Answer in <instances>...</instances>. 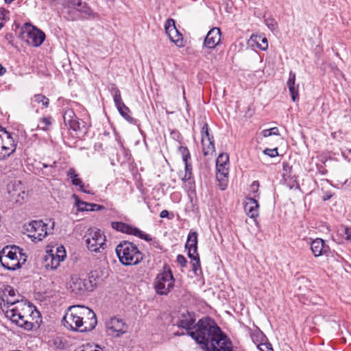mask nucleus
I'll use <instances>...</instances> for the list:
<instances>
[{"mask_svg": "<svg viewBox=\"0 0 351 351\" xmlns=\"http://www.w3.org/2000/svg\"><path fill=\"white\" fill-rule=\"evenodd\" d=\"M21 295L16 294L10 286H6L1 295L0 307L5 317L12 323L27 330H31L34 323L38 324L40 313L35 307L20 300Z\"/></svg>", "mask_w": 351, "mask_h": 351, "instance_id": "1", "label": "nucleus"}, {"mask_svg": "<svg viewBox=\"0 0 351 351\" xmlns=\"http://www.w3.org/2000/svg\"><path fill=\"white\" fill-rule=\"evenodd\" d=\"M62 324L68 329L84 332L93 330L97 320L91 309L85 306L75 305L69 307L62 319Z\"/></svg>", "mask_w": 351, "mask_h": 351, "instance_id": "2", "label": "nucleus"}, {"mask_svg": "<svg viewBox=\"0 0 351 351\" xmlns=\"http://www.w3.org/2000/svg\"><path fill=\"white\" fill-rule=\"evenodd\" d=\"M194 328L195 330L187 332V335L201 345L203 349L207 348L213 339L222 332L215 322L208 317L199 319Z\"/></svg>", "mask_w": 351, "mask_h": 351, "instance_id": "3", "label": "nucleus"}, {"mask_svg": "<svg viewBox=\"0 0 351 351\" xmlns=\"http://www.w3.org/2000/svg\"><path fill=\"white\" fill-rule=\"evenodd\" d=\"M116 253L120 262L124 265H136L143 259L142 252L132 242L123 241L116 247Z\"/></svg>", "mask_w": 351, "mask_h": 351, "instance_id": "4", "label": "nucleus"}, {"mask_svg": "<svg viewBox=\"0 0 351 351\" xmlns=\"http://www.w3.org/2000/svg\"><path fill=\"white\" fill-rule=\"evenodd\" d=\"M19 255H21V250L15 245L6 246L0 252V262L8 270H16L21 265Z\"/></svg>", "mask_w": 351, "mask_h": 351, "instance_id": "5", "label": "nucleus"}, {"mask_svg": "<svg viewBox=\"0 0 351 351\" xmlns=\"http://www.w3.org/2000/svg\"><path fill=\"white\" fill-rule=\"evenodd\" d=\"M64 12L69 14V20L80 18V14L90 15L91 10L85 0H64Z\"/></svg>", "mask_w": 351, "mask_h": 351, "instance_id": "6", "label": "nucleus"}, {"mask_svg": "<svg viewBox=\"0 0 351 351\" xmlns=\"http://www.w3.org/2000/svg\"><path fill=\"white\" fill-rule=\"evenodd\" d=\"M87 247L91 252H99L106 247V239L104 232L96 228L88 229L85 234Z\"/></svg>", "mask_w": 351, "mask_h": 351, "instance_id": "7", "label": "nucleus"}, {"mask_svg": "<svg viewBox=\"0 0 351 351\" xmlns=\"http://www.w3.org/2000/svg\"><path fill=\"white\" fill-rule=\"evenodd\" d=\"M0 160L13 154L16 149V143L13 138V134L8 132L0 126Z\"/></svg>", "mask_w": 351, "mask_h": 351, "instance_id": "8", "label": "nucleus"}, {"mask_svg": "<svg viewBox=\"0 0 351 351\" xmlns=\"http://www.w3.org/2000/svg\"><path fill=\"white\" fill-rule=\"evenodd\" d=\"M174 281L171 271H164L158 274L155 279L156 291L160 295H167L174 287Z\"/></svg>", "mask_w": 351, "mask_h": 351, "instance_id": "9", "label": "nucleus"}, {"mask_svg": "<svg viewBox=\"0 0 351 351\" xmlns=\"http://www.w3.org/2000/svg\"><path fill=\"white\" fill-rule=\"evenodd\" d=\"M69 289L75 295L83 296L87 292L93 291V285L91 280L74 275L71 278Z\"/></svg>", "mask_w": 351, "mask_h": 351, "instance_id": "10", "label": "nucleus"}, {"mask_svg": "<svg viewBox=\"0 0 351 351\" xmlns=\"http://www.w3.org/2000/svg\"><path fill=\"white\" fill-rule=\"evenodd\" d=\"M106 331L109 335L119 337L127 332L128 324L120 317H110L106 322Z\"/></svg>", "mask_w": 351, "mask_h": 351, "instance_id": "11", "label": "nucleus"}, {"mask_svg": "<svg viewBox=\"0 0 351 351\" xmlns=\"http://www.w3.org/2000/svg\"><path fill=\"white\" fill-rule=\"evenodd\" d=\"M25 230L32 240L42 241L48 234L47 224L42 221H33L25 225Z\"/></svg>", "mask_w": 351, "mask_h": 351, "instance_id": "12", "label": "nucleus"}, {"mask_svg": "<svg viewBox=\"0 0 351 351\" xmlns=\"http://www.w3.org/2000/svg\"><path fill=\"white\" fill-rule=\"evenodd\" d=\"M204 351H233L232 343L228 337L221 332L213 339Z\"/></svg>", "mask_w": 351, "mask_h": 351, "instance_id": "13", "label": "nucleus"}, {"mask_svg": "<svg viewBox=\"0 0 351 351\" xmlns=\"http://www.w3.org/2000/svg\"><path fill=\"white\" fill-rule=\"evenodd\" d=\"M111 226L112 228L123 233H126L138 237L141 239H144L147 241H152V238L149 234H145V232H142L137 228L130 226L129 224H127L125 223L114 221L112 222Z\"/></svg>", "mask_w": 351, "mask_h": 351, "instance_id": "14", "label": "nucleus"}, {"mask_svg": "<svg viewBox=\"0 0 351 351\" xmlns=\"http://www.w3.org/2000/svg\"><path fill=\"white\" fill-rule=\"evenodd\" d=\"M202 146L204 156H213L215 152V147L214 144V138L210 134L208 131V125L204 123L202 128Z\"/></svg>", "mask_w": 351, "mask_h": 351, "instance_id": "15", "label": "nucleus"}, {"mask_svg": "<svg viewBox=\"0 0 351 351\" xmlns=\"http://www.w3.org/2000/svg\"><path fill=\"white\" fill-rule=\"evenodd\" d=\"M165 29L166 34L172 43L179 47L184 46L182 35L177 29L173 19H169L167 20L165 23Z\"/></svg>", "mask_w": 351, "mask_h": 351, "instance_id": "16", "label": "nucleus"}, {"mask_svg": "<svg viewBox=\"0 0 351 351\" xmlns=\"http://www.w3.org/2000/svg\"><path fill=\"white\" fill-rule=\"evenodd\" d=\"M29 27L31 29L26 33V42L33 47L40 46L45 39V33L33 26L29 25Z\"/></svg>", "mask_w": 351, "mask_h": 351, "instance_id": "17", "label": "nucleus"}, {"mask_svg": "<svg viewBox=\"0 0 351 351\" xmlns=\"http://www.w3.org/2000/svg\"><path fill=\"white\" fill-rule=\"evenodd\" d=\"M7 189L10 197L16 202L23 200L26 196L21 182L19 180L10 182L7 186Z\"/></svg>", "mask_w": 351, "mask_h": 351, "instance_id": "18", "label": "nucleus"}, {"mask_svg": "<svg viewBox=\"0 0 351 351\" xmlns=\"http://www.w3.org/2000/svg\"><path fill=\"white\" fill-rule=\"evenodd\" d=\"M229 156L226 153H221L216 160V169L217 171V178L223 179L228 174Z\"/></svg>", "mask_w": 351, "mask_h": 351, "instance_id": "19", "label": "nucleus"}, {"mask_svg": "<svg viewBox=\"0 0 351 351\" xmlns=\"http://www.w3.org/2000/svg\"><path fill=\"white\" fill-rule=\"evenodd\" d=\"M221 41V31L218 27L211 29L207 34L204 45L208 49H214Z\"/></svg>", "mask_w": 351, "mask_h": 351, "instance_id": "20", "label": "nucleus"}, {"mask_svg": "<svg viewBox=\"0 0 351 351\" xmlns=\"http://www.w3.org/2000/svg\"><path fill=\"white\" fill-rule=\"evenodd\" d=\"M180 152L182 156V160L184 162L185 174L182 178L183 181L189 180L192 177V165L189 162V159L191 158L189 150L186 147H180Z\"/></svg>", "mask_w": 351, "mask_h": 351, "instance_id": "21", "label": "nucleus"}, {"mask_svg": "<svg viewBox=\"0 0 351 351\" xmlns=\"http://www.w3.org/2000/svg\"><path fill=\"white\" fill-rule=\"evenodd\" d=\"M254 197H247L244 205V209L250 218H255L258 215L259 204Z\"/></svg>", "mask_w": 351, "mask_h": 351, "instance_id": "22", "label": "nucleus"}, {"mask_svg": "<svg viewBox=\"0 0 351 351\" xmlns=\"http://www.w3.org/2000/svg\"><path fill=\"white\" fill-rule=\"evenodd\" d=\"M311 249L315 256H319L328 250V247L325 244L322 239H316L311 243Z\"/></svg>", "mask_w": 351, "mask_h": 351, "instance_id": "23", "label": "nucleus"}, {"mask_svg": "<svg viewBox=\"0 0 351 351\" xmlns=\"http://www.w3.org/2000/svg\"><path fill=\"white\" fill-rule=\"evenodd\" d=\"M62 262L59 258H57L53 255L52 250L50 252H47L44 258V266L47 269H56L60 265Z\"/></svg>", "mask_w": 351, "mask_h": 351, "instance_id": "24", "label": "nucleus"}, {"mask_svg": "<svg viewBox=\"0 0 351 351\" xmlns=\"http://www.w3.org/2000/svg\"><path fill=\"white\" fill-rule=\"evenodd\" d=\"M287 86L293 101H295L298 99V85H295V73L293 71L289 72Z\"/></svg>", "mask_w": 351, "mask_h": 351, "instance_id": "25", "label": "nucleus"}, {"mask_svg": "<svg viewBox=\"0 0 351 351\" xmlns=\"http://www.w3.org/2000/svg\"><path fill=\"white\" fill-rule=\"evenodd\" d=\"M67 176L71 179L72 184L76 186H79V189L82 192L85 193H88V194L90 193V192L89 191H87L84 188V184L83 182L82 181V180L80 178H78V174L76 173L74 169H73V168L69 169V171H67Z\"/></svg>", "mask_w": 351, "mask_h": 351, "instance_id": "26", "label": "nucleus"}, {"mask_svg": "<svg viewBox=\"0 0 351 351\" xmlns=\"http://www.w3.org/2000/svg\"><path fill=\"white\" fill-rule=\"evenodd\" d=\"M195 323V319L189 314H183V318L179 319L177 326L180 328H185L189 331L192 329Z\"/></svg>", "mask_w": 351, "mask_h": 351, "instance_id": "27", "label": "nucleus"}, {"mask_svg": "<svg viewBox=\"0 0 351 351\" xmlns=\"http://www.w3.org/2000/svg\"><path fill=\"white\" fill-rule=\"evenodd\" d=\"M197 233L196 232H190L187 237V241L185 247L187 250H193V253L197 252Z\"/></svg>", "mask_w": 351, "mask_h": 351, "instance_id": "28", "label": "nucleus"}, {"mask_svg": "<svg viewBox=\"0 0 351 351\" xmlns=\"http://www.w3.org/2000/svg\"><path fill=\"white\" fill-rule=\"evenodd\" d=\"M252 41L256 42L257 47L261 50H266L268 48L267 39L261 36H252L251 37Z\"/></svg>", "mask_w": 351, "mask_h": 351, "instance_id": "29", "label": "nucleus"}, {"mask_svg": "<svg viewBox=\"0 0 351 351\" xmlns=\"http://www.w3.org/2000/svg\"><path fill=\"white\" fill-rule=\"evenodd\" d=\"M120 114L129 123H133L134 122V119L129 114L130 112V110L128 106L125 105V108H122V106L117 107Z\"/></svg>", "mask_w": 351, "mask_h": 351, "instance_id": "30", "label": "nucleus"}, {"mask_svg": "<svg viewBox=\"0 0 351 351\" xmlns=\"http://www.w3.org/2000/svg\"><path fill=\"white\" fill-rule=\"evenodd\" d=\"M51 117H45L40 119L39 123L38 124V128L47 131L49 130L50 126L51 125Z\"/></svg>", "mask_w": 351, "mask_h": 351, "instance_id": "31", "label": "nucleus"}, {"mask_svg": "<svg viewBox=\"0 0 351 351\" xmlns=\"http://www.w3.org/2000/svg\"><path fill=\"white\" fill-rule=\"evenodd\" d=\"M112 95L116 107L122 106V108H125V104L121 99V92L118 88H114L112 90Z\"/></svg>", "mask_w": 351, "mask_h": 351, "instance_id": "32", "label": "nucleus"}, {"mask_svg": "<svg viewBox=\"0 0 351 351\" xmlns=\"http://www.w3.org/2000/svg\"><path fill=\"white\" fill-rule=\"evenodd\" d=\"M66 125L74 131H80L83 128H84V123L80 122L78 119L76 117L75 119L72 120L71 123H68Z\"/></svg>", "mask_w": 351, "mask_h": 351, "instance_id": "33", "label": "nucleus"}, {"mask_svg": "<svg viewBox=\"0 0 351 351\" xmlns=\"http://www.w3.org/2000/svg\"><path fill=\"white\" fill-rule=\"evenodd\" d=\"M76 117H77L72 109L67 108L64 110L63 119L65 125H67L68 123H71V121Z\"/></svg>", "mask_w": 351, "mask_h": 351, "instance_id": "34", "label": "nucleus"}, {"mask_svg": "<svg viewBox=\"0 0 351 351\" xmlns=\"http://www.w3.org/2000/svg\"><path fill=\"white\" fill-rule=\"evenodd\" d=\"M34 99L37 103H41L43 106L47 108L49 104V100L45 95L42 94H37L34 96Z\"/></svg>", "mask_w": 351, "mask_h": 351, "instance_id": "35", "label": "nucleus"}, {"mask_svg": "<svg viewBox=\"0 0 351 351\" xmlns=\"http://www.w3.org/2000/svg\"><path fill=\"white\" fill-rule=\"evenodd\" d=\"M339 234L345 235L346 240L351 239V226L350 227H342L341 229L338 230Z\"/></svg>", "mask_w": 351, "mask_h": 351, "instance_id": "36", "label": "nucleus"}, {"mask_svg": "<svg viewBox=\"0 0 351 351\" xmlns=\"http://www.w3.org/2000/svg\"><path fill=\"white\" fill-rule=\"evenodd\" d=\"M53 255L56 256L57 258H59V259L61 261H63L64 260V258L66 257V252L64 247H58L56 248V253H53Z\"/></svg>", "mask_w": 351, "mask_h": 351, "instance_id": "37", "label": "nucleus"}, {"mask_svg": "<svg viewBox=\"0 0 351 351\" xmlns=\"http://www.w3.org/2000/svg\"><path fill=\"white\" fill-rule=\"evenodd\" d=\"M262 134L264 137H268L271 135H279V130L277 128L274 127L263 130Z\"/></svg>", "mask_w": 351, "mask_h": 351, "instance_id": "38", "label": "nucleus"}, {"mask_svg": "<svg viewBox=\"0 0 351 351\" xmlns=\"http://www.w3.org/2000/svg\"><path fill=\"white\" fill-rule=\"evenodd\" d=\"M265 23L271 30H274L277 27V22L273 18H267L265 19Z\"/></svg>", "mask_w": 351, "mask_h": 351, "instance_id": "39", "label": "nucleus"}, {"mask_svg": "<svg viewBox=\"0 0 351 351\" xmlns=\"http://www.w3.org/2000/svg\"><path fill=\"white\" fill-rule=\"evenodd\" d=\"M73 197L75 199V205L79 210L84 211V208L86 205V202L82 201L76 195H73Z\"/></svg>", "mask_w": 351, "mask_h": 351, "instance_id": "40", "label": "nucleus"}, {"mask_svg": "<svg viewBox=\"0 0 351 351\" xmlns=\"http://www.w3.org/2000/svg\"><path fill=\"white\" fill-rule=\"evenodd\" d=\"M263 153L265 155H267L271 158L276 157L278 155V149L274 148V149H269L267 148L263 151Z\"/></svg>", "mask_w": 351, "mask_h": 351, "instance_id": "41", "label": "nucleus"}, {"mask_svg": "<svg viewBox=\"0 0 351 351\" xmlns=\"http://www.w3.org/2000/svg\"><path fill=\"white\" fill-rule=\"evenodd\" d=\"M8 13V11L4 8H0V29L4 25V21L5 20V14Z\"/></svg>", "mask_w": 351, "mask_h": 351, "instance_id": "42", "label": "nucleus"}, {"mask_svg": "<svg viewBox=\"0 0 351 351\" xmlns=\"http://www.w3.org/2000/svg\"><path fill=\"white\" fill-rule=\"evenodd\" d=\"M191 265H192V269L193 271V272L197 274V271L199 269H200L201 268V266H200V260H197V261H192L191 262Z\"/></svg>", "mask_w": 351, "mask_h": 351, "instance_id": "43", "label": "nucleus"}, {"mask_svg": "<svg viewBox=\"0 0 351 351\" xmlns=\"http://www.w3.org/2000/svg\"><path fill=\"white\" fill-rule=\"evenodd\" d=\"M188 251V256L189 258L191 259V262L194 261L199 260V254L197 252L193 253V250L191 251L190 250Z\"/></svg>", "mask_w": 351, "mask_h": 351, "instance_id": "44", "label": "nucleus"}, {"mask_svg": "<svg viewBox=\"0 0 351 351\" xmlns=\"http://www.w3.org/2000/svg\"><path fill=\"white\" fill-rule=\"evenodd\" d=\"M177 262L182 266V267H184L187 263V261L186 259V258L181 255V254H179L177 256Z\"/></svg>", "mask_w": 351, "mask_h": 351, "instance_id": "45", "label": "nucleus"}, {"mask_svg": "<svg viewBox=\"0 0 351 351\" xmlns=\"http://www.w3.org/2000/svg\"><path fill=\"white\" fill-rule=\"evenodd\" d=\"M95 206V204L92 203H87L86 207L84 208V210L86 211H93V207Z\"/></svg>", "mask_w": 351, "mask_h": 351, "instance_id": "46", "label": "nucleus"}, {"mask_svg": "<svg viewBox=\"0 0 351 351\" xmlns=\"http://www.w3.org/2000/svg\"><path fill=\"white\" fill-rule=\"evenodd\" d=\"M169 215V211L167 210H163L161 211V213H160V217L161 218H165V217H167Z\"/></svg>", "mask_w": 351, "mask_h": 351, "instance_id": "47", "label": "nucleus"}, {"mask_svg": "<svg viewBox=\"0 0 351 351\" xmlns=\"http://www.w3.org/2000/svg\"><path fill=\"white\" fill-rule=\"evenodd\" d=\"M104 209V206L95 204V206L93 207V211L94 210H101Z\"/></svg>", "mask_w": 351, "mask_h": 351, "instance_id": "48", "label": "nucleus"}, {"mask_svg": "<svg viewBox=\"0 0 351 351\" xmlns=\"http://www.w3.org/2000/svg\"><path fill=\"white\" fill-rule=\"evenodd\" d=\"M6 72V69L0 64V76L3 75Z\"/></svg>", "mask_w": 351, "mask_h": 351, "instance_id": "49", "label": "nucleus"}, {"mask_svg": "<svg viewBox=\"0 0 351 351\" xmlns=\"http://www.w3.org/2000/svg\"><path fill=\"white\" fill-rule=\"evenodd\" d=\"M331 197H332V194H330L329 193H326L325 195L323 196V200L324 201L328 200L329 199H330Z\"/></svg>", "mask_w": 351, "mask_h": 351, "instance_id": "50", "label": "nucleus"}, {"mask_svg": "<svg viewBox=\"0 0 351 351\" xmlns=\"http://www.w3.org/2000/svg\"><path fill=\"white\" fill-rule=\"evenodd\" d=\"M258 183L257 182H256V181H255V182H254L252 183V189H253V191H254V192H256V190L258 189Z\"/></svg>", "mask_w": 351, "mask_h": 351, "instance_id": "51", "label": "nucleus"}, {"mask_svg": "<svg viewBox=\"0 0 351 351\" xmlns=\"http://www.w3.org/2000/svg\"><path fill=\"white\" fill-rule=\"evenodd\" d=\"M56 162H53V164L50 165H47L45 163H43L42 166H43V168H47L49 167H56Z\"/></svg>", "mask_w": 351, "mask_h": 351, "instance_id": "52", "label": "nucleus"}]
</instances>
